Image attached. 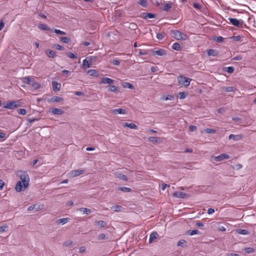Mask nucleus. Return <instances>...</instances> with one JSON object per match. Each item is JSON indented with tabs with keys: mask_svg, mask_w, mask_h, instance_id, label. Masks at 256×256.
<instances>
[{
	"mask_svg": "<svg viewBox=\"0 0 256 256\" xmlns=\"http://www.w3.org/2000/svg\"><path fill=\"white\" fill-rule=\"evenodd\" d=\"M172 36L178 40H185L187 38V36L178 30H172Z\"/></svg>",
	"mask_w": 256,
	"mask_h": 256,
	"instance_id": "1",
	"label": "nucleus"
},
{
	"mask_svg": "<svg viewBox=\"0 0 256 256\" xmlns=\"http://www.w3.org/2000/svg\"><path fill=\"white\" fill-rule=\"evenodd\" d=\"M20 178L21 180L20 182H22V184H24V186H28L30 177L28 174L25 172H22V174L20 176Z\"/></svg>",
	"mask_w": 256,
	"mask_h": 256,
	"instance_id": "2",
	"label": "nucleus"
},
{
	"mask_svg": "<svg viewBox=\"0 0 256 256\" xmlns=\"http://www.w3.org/2000/svg\"><path fill=\"white\" fill-rule=\"evenodd\" d=\"M191 80L184 76L178 77V82L180 85L188 86L190 85Z\"/></svg>",
	"mask_w": 256,
	"mask_h": 256,
	"instance_id": "3",
	"label": "nucleus"
},
{
	"mask_svg": "<svg viewBox=\"0 0 256 256\" xmlns=\"http://www.w3.org/2000/svg\"><path fill=\"white\" fill-rule=\"evenodd\" d=\"M232 24L238 28H242L243 20H238L235 18H229L228 19Z\"/></svg>",
	"mask_w": 256,
	"mask_h": 256,
	"instance_id": "4",
	"label": "nucleus"
},
{
	"mask_svg": "<svg viewBox=\"0 0 256 256\" xmlns=\"http://www.w3.org/2000/svg\"><path fill=\"white\" fill-rule=\"evenodd\" d=\"M44 207V204H32L28 208V211H32L34 210L35 212L38 211V210H42Z\"/></svg>",
	"mask_w": 256,
	"mask_h": 256,
	"instance_id": "5",
	"label": "nucleus"
},
{
	"mask_svg": "<svg viewBox=\"0 0 256 256\" xmlns=\"http://www.w3.org/2000/svg\"><path fill=\"white\" fill-rule=\"evenodd\" d=\"M84 172V170H73L70 172L68 174V175L70 178H74L83 174Z\"/></svg>",
	"mask_w": 256,
	"mask_h": 256,
	"instance_id": "6",
	"label": "nucleus"
},
{
	"mask_svg": "<svg viewBox=\"0 0 256 256\" xmlns=\"http://www.w3.org/2000/svg\"><path fill=\"white\" fill-rule=\"evenodd\" d=\"M18 102L12 101V102H8L6 105H5L4 108L7 109L12 110L18 106L17 104Z\"/></svg>",
	"mask_w": 256,
	"mask_h": 256,
	"instance_id": "7",
	"label": "nucleus"
},
{
	"mask_svg": "<svg viewBox=\"0 0 256 256\" xmlns=\"http://www.w3.org/2000/svg\"><path fill=\"white\" fill-rule=\"evenodd\" d=\"M48 112L52 114L61 115L64 114V111L62 110L54 108H50Z\"/></svg>",
	"mask_w": 256,
	"mask_h": 256,
	"instance_id": "8",
	"label": "nucleus"
},
{
	"mask_svg": "<svg viewBox=\"0 0 256 256\" xmlns=\"http://www.w3.org/2000/svg\"><path fill=\"white\" fill-rule=\"evenodd\" d=\"M153 56H164L166 54V50L164 49H159L156 50H153L152 52Z\"/></svg>",
	"mask_w": 256,
	"mask_h": 256,
	"instance_id": "9",
	"label": "nucleus"
},
{
	"mask_svg": "<svg viewBox=\"0 0 256 256\" xmlns=\"http://www.w3.org/2000/svg\"><path fill=\"white\" fill-rule=\"evenodd\" d=\"M28 186H24V184H22V182H18L16 186V190L18 192H20L21 191L24 190Z\"/></svg>",
	"mask_w": 256,
	"mask_h": 256,
	"instance_id": "10",
	"label": "nucleus"
},
{
	"mask_svg": "<svg viewBox=\"0 0 256 256\" xmlns=\"http://www.w3.org/2000/svg\"><path fill=\"white\" fill-rule=\"evenodd\" d=\"M173 196L178 198H186L188 197V194L182 192H176L173 193Z\"/></svg>",
	"mask_w": 256,
	"mask_h": 256,
	"instance_id": "11",
	"label": "nucleus"
},
{
	"mask_svg": "<svg viewBox=\"0 0 256 256\" xmlns=\"http://www.w3.org/2000/svg\"><path fill=\"white\" fill-rule=\"evenodd\" d=\"M230 156L228 154H222L218 156H215L214 159L216 162H220L225 159L229 158Z\"/></svg>",
	"mask_w": 256,
	"mask_h": 256,
	"instance_id": "12",
	"label": "nucleus"
},
{
	"mask_svg": "<svg viewBox=\"0 0 256 256\" xmlns=\"http://www.w3.org/2000/svg\"><path fill=\"white\" fill-rule=\"evenodd\" d=\"M34 78L30 76H25L21 78V80L23 83L28 84H31L32 82H33Z\"/></svg>",
	"mask_w": 256,
	"mask_h": 256,
	"instance_id": "13",
	"label": "nucleus"
},
{
	"mask_svg": "<svg viewBox=\"0 0 256 256\" xmlns=\"http://www.w3.org/2000/svg\"><path fill=\"white\" fill-rule=\"evenodd\" d=\"M52 89L54 92L59 91L60 89L61 85L56 82L53 81L52 82Z\"/></svg>",
	"mask_w": 256,
	"mask_h": 256,
	"instance_id": "14",
	"label": "nucleus"
},
{
	"mask_svg": "<svg viewBox=\"0 0 256 256\" xmlns=\"http://www.w3.org/2000/svg\"><path fill=\"white\" fill-rule=\"evenodd\" d=\"M158 236L157 232H152L150 234L149 238V242L152 243L154 240H156Z\"/></svg>",
	"mask_w": 256,
	"mask_h": 256,
	"instance_id": "15",
	"label": "nucleus"
},
{
	"mask_svg": "<svg viewBox=\"0 0 256 256\" xmlns=\"http://www.w3.org/2000/svg\"><path fill=\"white\" fill-rule=\"evenodd\" d=\"M242 138V136L241 134H237V135H234L233 134H230L228 136V139L229 140H238Z\"/></svg>",
	"mask_w": 256,
	"mask_h": 256,
	"instance_id": "16",
	"label": "nucleus"
},
{
	"mask_svg": "<svg viewBox=\"0 0 256 256\" xmlns=\"http://www.w3.org/2000/svg\"><path fill=\"white\" fill-rule=\"evenodd\" d=\"M222 90L226 92H234L236 90L234 86H224L222 88Z\"/></svg>",
	"mask_w": 256,
	"mask_h": 256,
	"instance_id": "17",
	"label": "nucleus"
},
{
	"mask_svg": "<svg viewBox=\"0 0 256 256\" xmlns=\"http://www.w3.org/2000/svg\"><path fill=\"white\" fill-rule=\"evenodd\" d=\"M123 126L124 127H128L130 129H134L136 130L138 128V126L136 125L134 123H128V122H124L123 124Z\"/></svg>",
	"mask_w": 256,
	"mask_h": 256,
	"instance_id": "18",
	"label": "nucleus"
},
{
	"mask_svg": "<svg viewBox=\"0 0 256 256\" xmlns=\"http://www.w3.org/2000/svg\"><path fill=\"white\" fill-rule=\"evenodd\" d=\"M78 210L82 212V214H86L87 215L90 214L92 212V210L90 209L86 208H80Z\"/></svg>",
	"mask_w": 256,
	"mask_h": 256,
	"instance_id": "19",
	"label": "nucleus"
},
{
	"mask_svg": "<svg viewBox=\"0 0 256 256\" xmlns=\"http://www.w3.org/2000/svg\"><path fill=\"white\" fill-rule=\"evenodd\" d=\"M112 112L114 114H126V110L122 109V108H117L112 110Z\"/></svg>",
	"mask_w": 256,
	"mask_h": 256,
	"instance_id": "20",
	"label": "nucleus"
},
{
	"mask_svg": "<svg viewBox=\"0 0 256 256\" xmlns=\"http://www.w3.org/2000/svg\"><path fill=\"white\" fill-rule=\"evenodd\" d=\"M172 7V3H165L162 4V10L163 11H168Z\"/></svg>",
	"mask_w": 256,
	"mask_h": 256,
	"instance_id": "21",
	"label": "nucleus"
},
{
	"mask_svg": "<svg viewBox=\"0 0 256 256\" xmlns=\"http://www.w3.org/2000/svg\"><path fill=\"white\" fill-rule=\"evenodd\" d=\"M113 82V80L108 78H102L101 80V83L104 84H112Z\"/></svg>",
	"mask_w": 256,
	"mask_h": 256,
	"instance_id": "22",
	"label": "nucleus"
},
{
	"mask_svg": "<svg viewBox=\"0 0 256 256\" xmlns=\"http://www.w3.org/2000/svg\"><path fill=\"white\" fill-rule=\"evenodd\" d=\"M90 62L88 60V58H85L82 61V66L84 69H86L90 66Z\"/></svg>",
	"mask_w": 256,
	"mask_h": 256,
	"instance_id": "23",
	"label": "nucleus"
},
{
	"mask_svg": "<svg viewBox=\"0 0 256 256\" xmlns=\"http://www.w3.org/2000/svg\"><path fill=\"white\" fill-rule=\"evenodd\" d=\"M63 100V98L59 96H54L52 99L48 100V102H60Z\"/></svg>",
	"mask_w": 256,
	"mask_h": 256,
	"instance_id": "24",
	"label": "nucleus"
},
{
	"mask_svg": "<svg viewBox=\"0 0 256 256\" xmlns=\"http://www.w3.org/2000/svg\"><path fill=\"white\" fill-rule=\"evenodd\" d=\"M46 54L49 58H54L56 56V52L50 50H46Z\"/></svg>",
	"mask_w": 256,
	"mask_h": 256,
	"instance_id": "25",
	"label": "nucleus"
},
{
	"mask_svg": "<svg viewBox=\"0 0 256 256\" xmlns=\"http://www.w3.org/2000/svg\"><path fill=\"white\" fill-rule=\"evenodd\" d=\"M117 190H118L122 191V192H130L132 191V190L130 188H127V187H125V186H124V187H118Z\"/></svg>",
	"mask_w": 256,
	"mask_h": 256,
	"instance_id": "26",
	"label": "nucleus"
},
{
	"mask_svg": "<svg viewBox=\"0 0 256 256\" xmlns=\"http://www.w3.org/2000/svg\"><path fill=\"white\" fill-rule=\"evenodd\" d=\"M87 74L91 76H98V71L96 70H90L87 71Z\"/></svg>",
	"mask_w": 256,
	"mask_h": 256,
	"instance_id": "27",
	"label": "nucleus"
},
{
	"mask_svg": "<svg viewBox=\"0 0 256 256\" xmlns=\"http://www.w3.org/2000/svg\"><path fill=\"white\" fill-rule=\"evenodd\" d=\"M38 28L42 30H51L50 27H48L47 25L44 24H39L38 25Z\"/></svg>",
	"mask_w": 256,
	"mask_h": 256,
	"instance_id": "28",
	"label": "nucleus"
},
{
	"mask_svg": "<svg viewBox=\"0 0 256 256\" xmlns=\"http://www.w3.org/2000/svg\"><path fill=\"white\" fill-rule=\"evenodd\" d=\"M208 54L210 56H216L218 54L217 50L213 49H210L208 50Z\"/></svg>",
	"mask_w": 256,
	"mask_h": 256,
	"instance_id": "29",
	"label": "nucleus"
},
{
	"mask_svg": "<svg viewBox=\"0 0 256 256\" xmlns=\"http://www.w3.org/2000/svg\"><path fill=\"white\" fill-rule=\"evenodd\" d=\"M31 86L34 90H38L40 87V84L38 82H36L34 80H33V82H32Z\"/></svg>",
	"mask_w": 256,
	"mask_h": 256,
	"instance_id": "30",
	"label": "nucleus"
},
{
	"mask_svg": "<svg viewBox=\"0 0 256 256\" xmlns=\"http://www.w3.org/2000/svg\"><path fill=\"white\" fill-rule=\"evenodd\" d=\"M116 176L117 178L124 181H126L128 180L126 176L124 174L118 173L116 174Z\"/></svg>",
	"mask_w": 256,
	"mask_h": 256,
	"instance_id": "31",
	"label": "nucleus"
},
{
	"mask_svg": "<svg viewBox=\"0 0 256 256\" xmlns=\"http://www.w3.org/2000/svg\"><path fill=\"white\" fill-rule=\"evenodd\" d=\"M148 139L150 142L156 144L158 142V140H160V138L154 136H150L148 138Z\"/></svg>",
	"mask_w": 256,
	"mask_h": 256,
	"instance_id": "32",
	"label": "nucleus"
},
{
	"mask_svg": "<svg viewBox=\"0 0 256 256\" xmlns=\"http://www.w3.org/2000/svg\"><path fill=\"white\" fill-rule=\"evenodd\" d=\"M172 48L177 51L180 50L182 49L180 45L178 42L174 43L172 46Z\"/></svg>",
	"mask_w": 256,
	"mask_h": 256,
	"instance_id": "33",
	"label": "nucleus"
},
{
	"mask_svg": "<svg viewBox=\"0 0 256 256\" xmlns=\"http://www.w3.org/2000/svg\"><path fill=\"white\" fill-rule=\"evenodd\" d=\"M108 87L109 90H110V92H118V88L115 86L110 85L108 86Z\"/></svg>",
	"mask_w": 256,
	"mask_h": 256,
	"instance_id": "34",
	"label": "nucleus"
},
{
	"mask_svg": "<svg viewBox=\"0 0 256 256\" xmlns=\"http://www.w3.org/2000/svg\"><path fill=\"white\" fill-rule=\"evenodd\" d=\"M122 207L119 205H116L110 207V210H113L114 212H120Z\"/></svg>",
	"mask_w": 256,
	"mask_h": 256,
	"instance_id": "35",
	"label": "nucleus"
},
{
	"mask_svg": "<svg viewBox=\"0 0 256 256\" xmlns=\"http://www.w3.org/2000/svg\"><path fill=\"white\" fill-rule=\"evenodd\" d=\"M122 86L124 88H128L130 89H132L134 88V86L131 84L127 82H124Z\"/></svg>",
	"mask_w": 256,
	"mask_h": 256,
	"instance_id": "36",
	"label": "nucleus"
},
{
	"mask_svg": "<svg viewBox=\"0 0 256 256\" xmlns=\"http://www.w3.org/2000/svg\"><path fill=\"white\" fill-rule=\"evenodd\" d=\"M138 3L142 7L146 8L148 6L147 0H140Z\"/></svg>",
	"mask_w": 256,
	"mask_h": 256,
	"instance_id": "37",
	"label": "nucleus"
},
{
	"mask_svg": "<svg viewBox=\"0 0 256 256\" xmlns=\"http://www.w3.org/2000/svg\"><path fill=\"white\" fill-rule=\"evenodd\" d=\"M68 221V218H62L58 220L57 222L58 224H64L67 223Z\"/></svg>",
	"mask_w": 256,
	"mask_h": 256,
	"instance_id": "38",
	"label": "nucleus"
},
{
	"mask_svg": "<svg viewBox=\"0 0 256 256\" xmlns=\"http://www.w3.org/2000/svg\"><path fill=\"white\" fill-rule=\"evenodd\" d=\"M60 40L64 43L68 44L70 42L71 40L68 37H60Z\"/></svg>",
	"mask_w": 256,
	"mask_h": 256,
	"instance_id": "39",
	"label": "nucleus"
},
{
	"mask_svg": "<svg viewBox=\"0 0 256 256\" xmlns=\"http://www.w3.org/2000/svg\"><path fill=\"white\" fill-rule=\"evenodd\" d=\"M238 232L240 234H243V235H247L248 234V232L244 229H239L238 230Z\"/></svg>",
	"mask_w": 256,
	"mask_h": 256,
	"instance_id": "40",
	"label": "nucleus"
},
{
	"mask_svg": "<svg viewBox=\"0 0 256 256\" xmlns=\"http://www.w3.org/2000/svg\"><path fill=\"white\" fill-rule=\"evenodd\" d=\"M188 234H189L190 236H193L194 234H198L199 231L197 230H189L188 232Z\"/></svg>",
	"mask_w": 256,
	"mask_h": 256,
	"instance_id": "41",
	"label": "nucleus"
},
{
	"mask_svg": "<svg viewBox=\"0 0 256 256\" xmlns=\"http://www.w3.org/2000/svg\"><path fill=\"white\" fill-rule=\"evenodd\" d=\"M186 242L184 240H182L178 241V246H181V247H184L186 246Z\"/></svg>",
	"mask_w": 256,
	"mask_h": 256,
	"instance_id": "42",
	"label": "nucleus"
},
{
	"mask_svg": "<svg viewBox=\"0 0 256 256\" xmlns=\"http://www.w3.org/2000/svg\"><path fill=\"white\" fill-rule=\"evenodd\" d=\"M204 132L206 134H215L216 131L212 128H206L204 130Z\"/></svg>",
	"mask_w": 256,
	"mask_h": 256,
	"instance_id": "43",
	"label": "nucleus"
},
{
	"mask_svg": "<svg viewBox=\"0 0 256 256\" xmlns=\"http://www.w3.org/2000/svg\"><path fill=\"white\" fill-rule=\"evenodd\" d=\"M186 94L184 92H180L178 94V97L180 99L182 100L186 98Z\"/></svg>",
	"mask_w": 256,
	"mask_h": 256,
	"instance_id": "44",
	"label": "nucleus"
},
{
	"mask_svg": "<svg viewBox=\"0 0 256 256\" xmlns=\"http://www.w3.org/2000/svg\"><path fill=\"white\" fill-rule=\"evenodd\" d=\"M97 223L98 224V226L100 228H104L106 225V223L105 222L103 221V220L98 221V222H97Z\"/></svg>",
	"mask_w": 256,
	"mask_h": 256,
	"instance_id": "45",
	"label": "nucleus"
},
{
	"mask_svg": "<svg viewBox=\"0 0 256 256\" xmlns=\"http://www.w3.org/2000/svg\"><path fill=\"white\" fill-rule=\"evenodd\" d=\"M8 226L7 225H4L0 226V233L6 232L8 230Z\"/></svg>",
	"mask_w": 256,
	"mask_h": 256,
	"instance_id": "46",
	"label": "nucleus"
},
{
	"mask_svg": "<svg viewBox=\"0 0 256 256\" xmlns=\"http://www.w3.org/2000/svg\"><path fill=\"white\" fill-rule=\"evenodd\" d=\"M18 113L20 114L25 115L26 114V110L24 108H20L18 110Z\"/></svg>",
	"mask_w": 256,
	"mask_h": 256,
	"instance_id": "47",
	"label": "nucleus"
},
{
	"mask_svg": "<svg viewBox=\"0 0 256 256\" xmlns=\"http://www.w3.org/2000/svg\"><path fill=\"white\" fill-rule=\"evenodd\" d=\"M54 32H56V34H60V35H64V34H66V32L64 31H62L60 30H58V29H54Z\"/></svg>",
	"mask_w": 256,
	"mask_h": 256,
	"instance_id": "48",
	"label": "nucleus"
},
{
	"mask_svg": "<svg viewBox=\"0 0 256 256\" xmlns=\"http://www.w3.org/2000/svg\"><path fill=\"white\" fill-rule=\"evenodd\" d=\"M72 244V240H67V241L65 242L64 243V246H66V247H68V246H71Z\"/></svg>",
	"mask_w": 256,
	"mask_h": 256,
	"instance_id": "49",
	"label": "nucleus"
},
{
	"mask_svg": "<svg viewBox=\"0 0 256 256\" xmlns=\"http://www.w3.org/2000/svg\"><path fill=\"white\" fill-rule=\"evenodd\" d=\"M242 166L241 164H234L233 166V168L236 170H240V168H242Z\"/></svg>",
	"mask_w": 256,
	"mask_h": 256,
	"instance_id": "50",
	"label": "nucleus"
},
{
	"mask_svg": "<svg viewBox=\"0 0 256 256\" xmlns=\"http://www.w3.org/2000/svg\"><path fill=\"white\" fill-rule=\"evenodd\" d=\"M67 56L71 58H77V56H76L74 54L71 52H68L67 53Z\"/></svg>",
	"mask_w": 256,
	"mask_h": 256,
	"instance_id": "51",
	"label": "nucleus"
},
{
	"mask_svg": "<svg viewBox=\"0 0 256 256\" xmlns=\"http://www.w3.org/2000/svg\"><path fill=\"white\" fill-rule=\"evenodd\" d=\"M145 18H154V14L150 13H146Z\"/></svg>",
	"mask_w": 256,
	"mask_h": 256,
	"instance_id": "52",
	"label": "nucleus"
},
{
	"mask_svg": "<svg viewBox=\"0 0 256 256\" xmlns=\"http://www.w3.org/2000/svg\"><path fill=\"white\" fill-rule=\"evenodd\" d=\"M226 68V71L229 74L232 73L234 71V68L232 66H229Z\"/></svg>",
	"mask_w": 256,
	"mask_h": 256,
	"instance_id": "53",
	"label": "nucleus"
},
{
	"mask_svg": "<svg viewBox=\"0 0 256 256\" xmlns=\"http://www.w3.org/2000/svg\"><path fill=\"white\" fill-rule=\"evenodd\" d=\"M106 238V236L104 234H100L98 236V239L100 240H104Z\"/></svg>",
	"mask_w": 256,
	"mask_h": 256,
	"instance_id": "54",
	"label": "nucleus"
},
{
	"mask_svg": "<svg viewBox=\"0 0 256 256\" xmlns=\"http://www.w3.org/2000/svg\"><path fill=\"white\" fill-rule=\"evenodd\" d=\"M156 38L158 40H162L164 38V35L162 33L156 34Z\"/></svg>",
	"mask_w": 256,
	"mask_h": 256,
	"instance_id": "55",
	"label": "nucleus"
},
{
	"mask_svg": "<svg viewBox=\"0 0 256 256\" xmlns=\"http://www.w3.org/2000/svg\"><path fill=\"white\" fill-rule=\"evenodd\" d=\"M196 129H197L196 126H190V128H189L190 131L191 132L196 130Z\"/></svg>",
	"mask_w": 256,
	"mask_h": 256,
	"instance_id": "56",
	"label": "nucleus"
},
{
	"mask_svg": "<svg viewBox=\"0 0 256 256\" xmlns=\"http://www.w3.org/2000/svg\"><path fill=\"white\" fill-rule=\"evenodd\" d=\"M193 6L195 8L198 9V10H200L201 8V6L198 4H197V3H194Z\"/></svg>",
	"mask_w": 256,
	"mask_h": 256,
	"instance_id": "57",
	"label": "nucleus"
},
{
	"mask_svg": "<svg viewBox=\"0 0 256 256\" xmlns=\"http://www.w3.org/2000/svg\"><path fill=\"white\" fill-rule=\"evenodd\" d=\"M242 58L240 56H234L232 58V60H242Z\"/></svg>",
	"mask_w": 256,
	"mask_h": 256,
	"instance_id": "58",
	"label": "nucleus"
},
{
	"mask_svg": "<svg viewBox=\"0 0 256 256\" xmlns=\"http://www.w3.org/2000/svg\"><path fill=\"white\" fill-rule=\"evenodd\" d=\"M245 250L248 253H251L254 251V248H246Z\"/></svg>",
	"mask_w": 256,
	"mask_h": 256,
	"instance_id": "59",
	"label": "nucleus"
},
{
	"mask_svg": "<svg viewBox=\"0 0 256 256\" xmlns=\"http://www.w3.org/2000/svg\"><path fill=\"white\" fill-rule=\"evenodd\" d=\"M112 63L114 64V65H116V66H118L120 65V62L118 60H114L112 61Z\"/></svg>",
	"mask_w": 256,
	"mask_h": 256,
	"instance_id": "60",
	"label": "nucleus"
},
{
	"mask_svg": "<svg viewBox=\"0 0 256 256\" xmlns=\"http://www.w3.org/2000/svg\"><path fill=\"white\" fill-rule=\"evenodd\" d=\"M174 96H172V95H168L166 98H165V100H174Z\"/></svg>",
	"mask_w": 256,
	"mask_h": 256,
	"instance_id": "61",
	"label": "nucleus"
},
{
	"mask_svg": "<svg viewBox=\"0 0 256 256\" xmlns=\"http://www.w3.org/2000/svg\"><path fill=\"white\" fill-rule=\"evenodd\" d=\"M4 184V182L2 180H0V190L3 189Z\"/></svg>",
	"mask_w": 256,
	"mask_h": 256,
	"instance_id": "62",
	"label": "nucleus"
},
{
	"mask_svg": "<svg viewBox=\"0 0 256 256\" xmlns=\"http://www.w3.org/2000/svg\"><path fill=\"white\" fill-rule=\"evenodd\" d=\"M224 38L222 36H218L216 38V41L218 42H221L223 41Z\"/></svg>",
	"mask_w": 256,
	"mask_h": 256,
	"instance_id": "63",
	"label": "nucleus"
},
{
	"mask_svg": "<svg viewBox=\"0 0 256 256\" xmlns=\"http://www.w3.org/2000/svg\"><path fill=\"white\" fill-rule=\"evenodd\" d=\"M214 208H210L208 210V213L209 214H212L213 213H214Z\"/></svg>",
	"mask_w": 256,
	"mask_h": 256,
	"instance_id": "64",
	"label": "nucleus"
}]
</instances>
